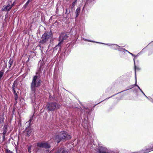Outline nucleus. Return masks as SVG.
I'll list each match as a JSON object with an SVG mask.
<instances>
[{"mask_svg":"<svg viewBox=\"0 0 153 153\" xmlns=\"http://www.w3.org/2000/svg\"><path fill=\"white\" fill-rule=\"evenodd\" d=\"M41 80L38 78L37 76H34L32 79L31 85V88L32 91L35 93L36 88L39 87L41 84Z\"/></svg>","mask_w":153,"mask_h":153,"instance_id":"obj_1","label":"nucleus"},{"mask_svg":"<svg viewBox=\"0 0 153 153\" xmlns=\"http://www.w3.org/2000/svg\"><path fill=\"white\" fill-rule=\"evenodd\" d=\"M71 138V136L65 133L64 131L60 132L58 135L56 136L54 140L57 143L61 141H64Z\"/></svg>","mask_w":153,"mask_h":153,"instance_id":"obj_2","label":"nucleus"},{"mask_svg":"<svg viewBox=\"0 0 153 153\" xmlns=\"http://www.w3.org/2000/svg\"><path fill=\"white\" fill-rule=\"evenodd\" d=\"M60 105L56 102L48 103L47 105V109L49 111H53L55 109L59 108Z\"/></svg>","mask_w":153,"mask_h":153,"instance_id":"obj_3","label":"nucleus"},{"mask_svg":"<svg viewBox=\"0 0 153 153\" xmlns=\"http://www.w3.org/2000/svg\"><path fill=\"white\" fill-rule=\"evenodd\" d=\"M52 38V34L51 33H45L42 36V40L40 42L42 43H44L46 42L49 39Z\"/></svg>","mask_w":153,"mask_h":153,"instance_id":"obj_4","label":"nucleus"},{"mask_svg":"<svg viewBox=\"0 0 153 153\" xmlns=\"http://www.w3.org/2000/svg\"><path fill=\"white\" fill-rule=\"evenodd\" d=\"M17 82H15L13 85L12 89L13 92L15 95V98L16 100H17L18 99V94L19 93L20 91V90L17 88Z\"/></svg>","mask_w":153,"mask_h":153,"instance_id":"obj_5","label":"nucleus"},{"mask_svg":"<svg viewBox=\"0 0 153 153\" xmlns=\"http://www.w3.org/2000/svg\"><path fill=\"white\" fill-rule=\"evenodd\" d=\"M98 150L99 153H115L114 152H108L106 148L99 142L98 143Z\"/></svg>","mask_w":153,"mask_h":153,"instance_id":"obj_6","label":"nucleus"},{"mask_svg":"<svg viewBox=\"0 0 153 153\" xmlns=\"http://www.w3.org/2000/svg\"><path fill=\"white\" fill-rule=\"evenodd\" d=\"M68 38L67 34L65 33H62L61 34L59 37V42L57 46H60L61 45L62 43V42L64 40H66Z\"/></svg>","mask_w":153,"mask_h":153,"instance_id":"obj_7","label":"nucleus"},{"mask_svg":"<svg viewBox=\"0 0 153 153\" xmlns=\"http://www.w3.org/2000/svg\"><path fill=\"white\" fill-rule=\"evenodd\" d=\"M105 45H107L108 46H111L110 48H111L115 50H118V51L122 50L121 49H123L120 46H118V45L116 44H104Z\"/></svg>","mask_w":153,"mask_h":153,"instance_id":"obj_8","label":"nucleus"},{"mask_svg":"<svg viewBox=\"0 0 153 153\" xmlns=\"http://www.w3.org/2000/svg\"><path fill=\"white\" fill-rule=\"evenodd\" d=\"M37 146L39 147H44L45 148H49L50 147L49 144L45 143H38L37 144Z\"/></svg>","mask_w":153,"mask_h":153,"instance_id":"obj_9","label":"nucleus"},{"mask_svg":"<svg viewBox=\"0 0 153 153\" xmlns=\"http://www.w3.org/2000/svg\"><path fill=\"white\" fill-rule=\"evenodd\" d=\"M153 151V146L149 149H142L140 151L134 152V153H146Z\"/></svg>","mask_w":153,"mask_h":153,"instance_id":"obj_10","label":"nucleus"},{"mask_svg":"<svg viewBox=\"0 0 153 153\" xmlns=\"http://www.w3.org/2000/svg\"><path fill=\"white\" fill-rule=\"evenodd\" d=\"M56 153H68V152L65 150V149L62 148L58 150Z\"/></svg>","mask_w":153,"mask_h":153,"instance_id":"obj_11","label":"nucleus"},{"mask_svg":"<svg viewBox=\"0 0 153 153\" xmlns=\"http://www.w3.org/2000/svg\"><path fill=\"white\" fill-rule=\"evenodd\" d=\"M12 7V6L10 5H8L6 7H5V8L3 9V10L4 11H9L11 9Z\"/></svg>","mask_w":153,"mask_h":153,"instance_id":"obj_12","label":"nucleus"},{"mask_svg":"<svg viewBox=\"0 0 153 153\" xmlns=\"http://www.w3.org/2000/svg\"><path fill=\"white\" fill-rule=\"evenodd\" d=\"M134 85L137 86V88H138L141 91V92L143 94V95H145V94L143 92V91H142V90L140 88V87L137 84V78L136 77L135 83Z\"/></svg>","mask_w":153,"mask_h":153,"instance_id":"obj_13","label":"nucleus"},{"mask_svg":"<svg viewBox=\"0 0 153 153\" xmlns=\"http://www.w3.org/2000/svg\"><path fill=\"white\" fill-rule=\"evenodd\" d=\"M13 60L12 59H10L9 62V64H8V66L9 68H10L12 64H13Z\"/></svg>","mask_w":153,"mask_h":153,"instance_id":"obj_14","label":"nucleus"},{"mask_svg":"<svg viewBox=\"0 0 153 153\" xmlns=\"http://www.w3.org/2000/svg\"><path fill=\"white\" fill-rule=\"evenodd\" d=\"M122 49V50H120V51H123V52H128V53H129L130 54H131V55H132V56H134V55H133V54H132V53H131L130 52H129V51H128L127 50H125V49Z\"/></svg>","mask_w":153,"mask_h":153,"instance_id":"obj_15","label":"nucleus"},{"mask_svg":"<svg viewBox=\"0 0 153 153\" xmlns=\"http://www.w3.org/2000/svg\"><path fill=\"white\" fill-rule=\"evenodd\" d=\"M80 8H77L76 11V17H77L78 16V14L80 13Z\"/></svg>","mask_w":153,"mask_h":153,"instance_id":"obj_16","label":"nucleus"},{"mask_svg":"<svg viewBox=\"0 0 153 153\" xmlns=\"http://www.w3.org/2000/svg\"><path fill=\"white\" fill-rule=\"evenodd\" d=\"M134 65H135L134 68H135V79H136V70L137 69L138 70H139L140 69V68H136V66H135V62L134 58Z\"/></svg>","mask_w":153,"mask_h":153,"instance_id":"obj_17","label":"nucleus"},{"mask_svg":"<svg viewBox=\"0 0 153 153\" xmlns=\"http://www.w3.org/2000/svg\"><path fill=\"white\" fill-rule=\"evenodd\" d=\"M31 132V131L30 130H29L27 131V135L28 136H29L30 135V134Z\"/></svg>","mask_w":153,"mask_h":153,"instance_id":"obj_18","label":"nucleus"},{"mask_svg":"<svg viewBox=\"0 0 153 153\" xmlns=\"http://www.w3.org/2000/svg\"><path fill=\"white\" fill-rule=\"evenodd\" d=\"M3 74V72L2 71H0V79L2 77Z\"/></svg>","mask_w":153,"mask_h":153,"instance_id":"obj_19","label":"nucleus"},{"mask_svg":"<svg viewBox=\"0 0 153 153\" xmlns=\"http://www.w3.org/2000/svg\"><path fill=\"white\" fill-rule=\"evenodd\" d=\"M6 153H13L12 152L10 151L9 150L7 149L6 150Z\"/></svg>","mask_w":153,"mask_h":153,"instance_id":"obj_20","label":"nucleus"},{"mask_svg":"<svg viewBox=\"0 0 153 153\" xmlns=\"http://www.w3.org/2000/svg\"><path fill=\"white\" fill-rule=\"evenodd\" d=\"M31 146H30V147H29L28 148V151L30 153L31 152Z\"/></svg>","mask_w":153,"mask_h":153,"instance_id":"obj_21","label":"nucleus"},{"mask_svg":"<svg viewBox=\"0 0 153 153\" xmlns=\"http://www.w3.org/2000/svg\"><path fill=\"white\" fill-rule=\"evenodd\" d=\"M32 0H28V1L27 2L26 4H27L30 1H32Z\"/></svg>","mask_w":153,"mask_h":153,"instance_id":"obj_22","label":"nucleus"},{"mask_svg":"<svg viewBox=\"0 0 153 153\" xmlns=\"http://www.w3.org/2000/svg\"><path fill=\"white\" fill-rule=\"evenodd\" d=\"M33 119V117H31L30 118V119L29 120V121H30V122Z\"/></svg>","mask_w":153,"mask_h":153,"instance_id":"obj_23","label":"nucleus"},{"mask_svg":"<svg viewBox=\"0 0 153 153\" xmlns=\"http://www.w3.org/2000/svg\"><path fill=\"white\" fill-rule=\"evenodd\" d=\"M15 4H16V3H15V1H14V2H13V4H12V5H11V6H13Z\"/></svg>","mask_w":153,"mask_h":153,"instance_id":"obj_24","label":"nucleus"},{"mask_svg":"<svg viewBox=\"0 0 153 153\" xmlns=\"http://www.w3.org/2000/svg\"><path fill=\"white\" fill-rule=\"evenodd\" d=\"M6 131H4V132H3V134L4 135L6 133Z\"/></svg>","mask_w":153,"mask_h":153,"instance_id":"obj_25","label":"nucleus"},{"mask_svg":"<svg viewBox=\"0 0 153 153\" xmlns=\"http://www.w3.org/2000/svg\"><path fill=\"white\" fill-rule=\"evenodd\" d=\"M88 41H89V42H94V41H91V40H88Z\"/></svg>","mask_w":153,"mask_h":153,"instance_id":"obj_26","label":"nucleus"},{"mask_svg":"<svg viewBox=\"0 0 153 153\" xmlns=\"http://www.w3.org/2000/svg\"><path fill=\"white\" fill-rule=\"evenodd\" d=\"M146 98H148V97H147L146 95L145 94V95H144Z\"/></svg>","mask_w":153,"mask_h":153,"instance_id":"obj_27","label":"nucleus"}]
</instances>
